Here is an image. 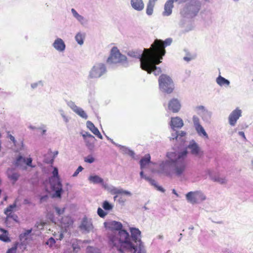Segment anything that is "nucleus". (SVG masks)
Masks as SVG:
<instances>
[{
    "instance_id": "nucleus-10",
    "label": "nucleus",
    "mask_w": 253,
    "mask_h": 253,
    "mask_svg": "<svg viewBox=\"0 0 253 253\" xmlns=\"http://www.w3.org/2000/svg\"><path fill=\"white\" fill-rule=\"evenodd\" d=\"M241 116V110L236 109L233 111L229 116V122L230 125L234 126L237 121Z\"/></svg>"
},
{
    "instance_id": "nucleus-43",
    "label": "nucleus",
    "mask_w": 253,
    "mask_h": 253,
    "mask_svg": "<svg viewBox=\"0 0 253 253\" xmlns=\"http://www.w3.org/2000/svg\"><path fill=\"white\" fill-rule=\"evenodd\" d=\"M83 136L85 138L86 136L87 137H88L89 138H94V136L93 135H92L91 134L87 133V132H86L85 134H84L83 135Z\"/></svg>"
},
{
    "instance_id": "nucleus-19",
    "label": "nucleus",
    "mask_w": 253,
    "mask_h": 253,
    "mask_svg": "<svg viewBox=\"0 0 253 253\" xmlns=\"http://www.w3.org/2000/svg\"><path fill=\"white\" fill-rule=\"evenodd\" d=\"M140 175L141 178H144L146 180L149 181L151 185H154L158 190L163 192L165 191V190L162 187L157 185L156 182L154 179L144 175L143 171L140 172Z\"/></svg>"
},
{
    "instance_id": "nucleus-36",
    "label": "nucleus",
    "mask_w": 253,
    "mask_h": 253,
    "mask_svg": "<svg viewBox=\"0 0 253 253\" xmlns=\"http://www.w3.org/2000/svg\"><path fill=\"white\" fill-rule=\"evenodd\" d=\"M55 244V241L52 237L50 238L46 242V244L48 245L50 247H52Z\"/></svg>"
},
{
    "instance_id": "nucleus-15",
    "label": "nucleus",
    "mask_w": 253,
    "mask_h": 253,
    "mask_svg": "<svg viewBox=\"0 0 253 253\" xmlns=\"http://www.w3.org/2000/svg\"><path fill=\"white\" fill-rule=\"evenodd\" d=\"M52 189L55 191V193L53 195V197H57L60 198L61 193L63 192L62 186L61 182L58 181L56 183L54 184L52 186Z\"/></svg>"
},
{
    "instance_id": "nucleus-18",
    "label": "nucleus",
    "mask_w": 253,
    "mask_h": 253,
    "mask_svg": "<svg viewBox=\"0 0 253 253\" xmlns=\"http://www.w3.org/2000/svg\"><path fill=\"white\" fill-rule=\"evenodd\" d=\"M188 148L191 150V153L196 156L201 157L202 155V152H201L200 148L195 143L190 144Z\"/></svg>"
},
{
    "instance_id": "nucleus-59",
    "label": "nucleus",
    "mask_w": 253,
    "mask_h": 253,
    "mask_svg": "<svg viewBox=\"0 0 253 253\" xmlns=\"http://www.w3.org/2000/svg\"><path fill=\"white\" fill-rule=\"evenodd\" d=\"M178 0H173V2H174V1H177Z\"/></svg>"
},
{
    "instance_id": "nucleus-57",
    "label": "nucleus",
    "mask_w": 253,
    "mask_h": 253,
    "mask_svg": "<svg viewBox=\"0 0 253 253\" xmlns=\"http://www.w3.org/2000/svg\"><path fill=\"white\" fill-rule=\"evenodd\" d=\"M57 154H58V152H57V151H56V152L55 153V155H57Z\"/></svg>"
},
{
    "instance_id": "nucleus-11",
    "label": "nucleus",
    "mask_w": 253,
    "mask_h": 253,
    "mask_svg": "<svg viewBox=\"0 0 253 253\" xmlns=\"http://www.w3.org/2000/svg\"><path fill=\"white\" fill-rule=\"evenodd\" d=\"M6 173L8 179L13 184H14L20 177L19 173L13 169H7Z\"/></svg>"
},
{
    "instance_id": "nucleus-2",
    "label": "nucleus",
    "mask_w": 253,
    "mask_h": 253,
    "mask_svg": "<svg viewBox=\"0 0 253 253\" xmlns=\"http://www.w3.org/2000/svg\"><path fill=\"white\" fill-rule=\"evenodd\" d=\"M122 228L123 225L120 222L113 221L109 223L107 234L109 248L115 253H136L129 233Z\"/></svg>"
},
{
    "instance_id": "nucleus-58",
    "label": "nucleus",
    "mask_w": 253,
    "mask_h": 253,
    "mask_svg": "<svg viewBox=\"0 0 253 253\" xmlns=\"http://www.w3.org/2000/svg\"><path fill=\"white\" fill-rule=\"evenodd\" d=\"M6 199H7V197H5L4 198V200H5V201H6Z\"/></svg>"
},
{
    "instance_id": "nucleus-55",
    "label": "nucleus",
    "mask_w": 253,
    "mask_h": 253,
    "mask_svg": "<svg viewBox=\"0 0 253 253\" xmlns=\"http://www.w3.org/2000/svg\"><path fill=\"white\" fill-rule=\"evenodd\" d=\"M185 8H186V9L187 10H189V9H190V8H189V6H187L186 7H185Z\"/></svg>"
},
{
    "instance_id": "nucleus-22",
    "label": "nucleus",
    "mask_w": 253,
    "mask_h": 253,
    "mask_svg": "<svg viewBox=\"0 0 253 253\" xmlns=\"http://www.w3.org/2000/svg\"><path fill=\"white\" fill-rule=\"evenodd\" d=\"M157 0H149L147 5L146 13L148 15H151L153 12V9Z\"/></svg>"
},
{
    "instance_id": "nucleus-33",
    "label": "nucleus",
    "mask_w": 253,
    "mask_h": 253,
    "mask_svg": "<svg viewBox=\"0 0 253 253\" xmlns=\"http://www.w3.org/2000/svg\"><path fill=\"white\" fill-rule=\"evenodd\" d=\"M102 207L104 210L108 211L112 210L113 208L112 206L106 201L103 202Z\"/></svg>"
},
{
    "instance_id": "nucleus-51",
    "label": "nucleus",
    "mask_w": 253,
    "mask_h": 253,
    "mask_svg": "<svg viewBox=\"0 0 253 253\" xmlns=\"http://www.w3.org/2000/svg\"><path fill=\"white\" fill-rule=\"evenodd\" d=\"M184 60L187 61H189L190 60V58L189 57H185L184 58Z\"/></svg>"
},
{
    "instance_id": "nucleus-46",
    "label": "nucleus",
    "mask_w": 253,
    "mask_h": 253,
    "mask_svg": "<svg viewBox=\"0 0 253 253\" xmlns=\"http://www.w3.org/2000/svg\"><path fill=\"white\" fill-rule=\"evenodd\" d=\"M196 109L197 110H204V107L203 106H199L196 107Z\"/></svg>"
},
{
    "instance_id": "nucleus-47",
    "label": "nucleus",
    "mask_w": 253,
    "mask_h": 253,
    "mask_svg": "<svg viewBox=\"0 0 253 253\" xmlns=\"http://www.w3.org/2000/svg\"><path fill=\"white\" fill-rule=\"evenodd\" d=\"M239 134L240 135L242 136V137H243L244 138H245V134H244V132H243V131H240L239 132Z\"/></svg>"
},
{
    "instance_id": "nucleus-60",
    "label": "nucleus",
    "mask_w": 253,
    "mask_h": 253,
    "mask_svg": "<svg viewBox=\"0 0 253 253\" xmlns=\"http://www.w3.org/2000/svg\"><path fill=\"white\" fill-rule=\"evenodd\" d=\"M173 193H174V194H176V193H175V190H173Z\"/></svg>"
},
{
    "instance_id": "nucleus-13",
    "label": "nucleus",
    "mask_w": 253,
    "mask_h": 253,
    "mask_svg": "<svg viewBox=\"0 0 253 253\" xmlns=\"http://www.w3.org/2000/svg\"><path fill=\"white\" fill-rule=\"evenodd\" d=\"M173 7V0H168L164 5V11L163 12L164 16H169L172 13Z\"/></svg>"
},
{
    "instance_id": "nucleus-4",
    "label": "nucleus",
    "mask_w": 253,
    "mask_h": 253,
    "mask_svg": "<svg viewBox=\"0 0 253 253\" xmlns=\"http://www.w3.org/2000/svg\"><path fill=\"white\" fill-rule=\"evenodd\" d=\"M187 154V151L186 150L181 152L178 154L177 158L174 162L173 171L177 176L181 175L186 169V164L184 159Z\"/></svg>"
},
{
    "instance_id": "nucleus-30",
    "label": "nucleus",
    "mask_w": 253,
    "mask_h": 253,
    "mask_svg": "<svg viewBox=\"0 0 253 253\" xmlns=\"http://www.w3.org/2000/svg\"><path fill=\"white\" fill-rule=\"evenodd\" d=\"M89 179L94 183H101L103 181V179L97 175L91 176Z\"/></svg>"
},
{
    "instance_id": "nucleus-23",
    "label": "nucleus",
    "mask_w": 253,
    "mask_h": 253,
    "mask_svg": "<svg viewBox=\"0 0 253 253\" xmlns=\"http://www.w3.org/2000/svg\"><path fill=\"white\" fill-rule=\"evenodd\" d=\"M73 111L81 117L85 119L87 118V115L82 108L75 106L74 108H73Z\"/></svg>"
},
{
    "instance_id": "nucleus-44",
    "label": "nucleus",
    "mask_w": 253,
    "mask_h": 253,
    "mask_svg": "<svg viewBox=\"0 0 253 253\" xmlns=\"http://www.w3.org/2000/svg\"><path fill=\"white\" fill-rule=\"evenodd\" d=\"M7 253H16V248H12L8 250Z\"/></svg>"
},
{
    "instance_id": "nucleus-9",
    "label": "nucleus",
    "mask_w": 253,
    "mask_h": 253,
    "mask_svg": "<svg viewBox=\"0 0 253 253\" xmlns=\"http://www.w3.org/2000/svg\"><path fill=\"white\" fill-rule=\"evenodd\" d=\"M129 231L131 233V237H130V241L132 240L135 243H137V242L140 243L141 242V239H140L141 232H140V231L138 228H133V227L130 228ZM130 242L131 243H132L131 241H130ZM132 244L134 246V248H135V250H136V248L135 246L133 244Z\"/></svg>"
},
{
    "instance_id": "nucleus-34",
    "label": "nucleus",
    "mask_w": 253,
    "mask_h": 253,
    "mask_svg": "<svg viewBox=\"0 0 253 253\" xmlns=\"http://www.w3.org/2000/svg\"><path fill=\"white\" fill-rule=\"evenodd\" d=\"M7 137L8 138H9L10 140L12 142L14 146L16 147L17 146L16 140L15 139L14 137L10 133V131H7Z\"/></svg>"
},
{
    "instance_id": "nucleus-37",
    "label": "nucleus",
    "mask_w": 253,
    "mask_h": 253,
    "mask_svg": "<svg viewBox=\"0 0 253 253\" xmlns=\"http://www.w3.org/2000/svg\"><path fill=\"white\" fill-rule=\"evenodd\" d=\"M97 213L98 215L101 217H104L106 214L107 213L105 212L101 208H99L97 210Z\"/></svg>"
},
{
    "instance_id": "nucleus-17",
    "label": "nucleus",
    "mask_w": 253,
    "mask_h": 253,
    "mask_svg": "<svg viewBox=\"0 0 253 253\" xmlns=\"http://www.w3.org/2000/svg\"><path fill=\"white\" fill-rule=\"evenodd\" d=\"M87 127L89 129V130L96 136H97L100 139H102V136L99 132V130L97 127L95 126L94 124L90 122L87 121Z\"/></svg>"
},
{
    "instance_id": "nucleus-8",
    "label": "nucleus",
    "mask_w": 253,
    "mask_h": 253,
    "mask_svg": "<svg viewBox=\"0 0 253 253\" xmlns=\"http://www.w3.org/2000/svg\"><path fill=\"white\" fill-rule=\"evenodd\" d=\"M168 109L173 113H177L181 108V104L176 98L170 99L168 104Z\"/></svg>"
},
{
    "instance_id": "nucleus-3",
    "label": "nucleus",
    "mask_w": 253,
    "mask_h": 253,
    "mask_svg": "<svg viewBox=\"0 0 253 253\" xmlns=\"http://www.w3.org/2000/svg\"><path fill=\"white\" fill-rule=\"evenodd\" d=\"M160 89L163 92L170 94L174 90L173 82L170 77L167 75H161L158 80Z\"/></svg>"
},
{
    "instance_id": "nucleus-14",
    "label": "nucleus",
    "mask_w": 253,
    "mask_h": 253,
    "mask_svg": "<svg viewBox=\"0 0 253 253\" xmlns=\"http://www.w3.org/2000/svg\"><path fill=\"white\" fill-rule=\"evenodd\" d=\"M170 125L172 129L174 128H181L183 126L182 120L178 117H172L170 123Z\"/></svg>"
},
{
    "instance_id": "nucleus-41",
    "label": "nucleus",
    "mask_w": 253,
    "mask_h": 253,
    "mask_svg": "<svg viewBox=\"0 0 253 253\" xmlns=\"http://www.w3.org/2000/svg\"><path fill=\"white\" fill-rule=\"evenodd\" d=\"M53 176L54 177H58V171L56 168H54L52 171Z\"/></svg>"
},
{
    "instance_id": "nucleus-50",
    "label": "nucleus",
    "mask_w": 253,
    "mask_h": 253,
    "mask_svg": "<svg viewBox=\"0 0 253 253\" xmlns=\"http://www.w3.org/2000/svg\"><path fill=\"white\" fill-rule=\"evenodd\" d=\"M24 204H29V202L28 201V200L27 199H25L24 201Z\"/></svg>"
},
{
    "instance_id": "nucleus-56",
    "label": "nucleus",
    "mask_w": 253,
    "mask_h": 253,
    "mask_svg": "<svg viewBox=\"0 0 253 253\" xmlns=\"http://www.w3.org/2000/svg\"><path fill=\"white\" fill-rule=\"evenodd\" d=\"M130 153H131V155H134V153L132 151H131Z\"/></svg>"
},
{
    "instance_id": "nucleus-49",
    "label": "nucleus",
    "mask_w": 253,
    "mask_h": 253,
    "mask_svg": "<svg viewBox=\"0 0 253 253\" xmlns=\"http://www.w3.org/2000/svg\"><path fill=\"white\" fill-rule=\"evenodd\" d=\"M185 134H186V133L184 131H181L180 134V135L181 136H184L185 135Z\"/></svg>"
},
{
    "instance_id": "nucleus-5",
    "label": "nucleus",
    "mask_w": 253,
    "mask_h": 253,
    "mask_svg": "<svg viewBox=\"0 0 253 253\" xmlns=\"http://www.w3.org/2000/svg\"><path fill=\"white\" fill-rule=\"evenodd\" d=\"M126 57L122 54L117 47L114 46L111 50L107 62L110 64L123 63L126 62Z\"/></svg>"
},
{
    "instance_id": "nucleus-27",
    "label": "nucleus",
    "mask_w": 253,
    "mask_h": 253,
    "mask_svg": "<svg viewBox=\"0 0 253 253\" xmlns=\"http://www.w3.org/2000/svg\"><path fill=\"white\" fill-rule=\"evenodd\" d=\"M217 83L220 86L224 85H229L230 82L228 80L225 79L224 78L219 76L216 78Z\"/></svg>"
},
{
    "instance_id": "nucleus-40",
    "label": "nucleus",
    "mask_w": 253,
    "mask_h": 253,
    "mask_svg": "<svg viewBox=\"0 0 253 253\" xmlns=\"http://www.w3.org/2000/svg\"><path fill=\"white\" fill-rule=\"evenodd\" d=\"M31 232H32V229L27 230L26 231H25V232L23 234H22L20 235L21 239L22 237H24L26 236L27 235H28Z\"/></svg>"
},
{
    "instance_id": "nucleus-24",
    "label": "nucleus",
    "mask_w": 253,
    "mask_h": 253,
    "mask_svg": "<svg viewBox=\"0 0 253 253\" xmlns=\"http://www.w3.org/2000/svg\"><path fill=\"white\" fill-rule=\"evenodd\" d=\"M0 231L3 232V234L0 235V240L5 242H10V239L8 236L7 231L1 228H0Z\"/></svg>"
},
{
    "instance_id": "nucleus-38",
    "label": "nucleus",
    "mask_w": 253,
    "mask_h": 253,
    "mask_svg": "<svg viewBox=\"0 0 253 253\" xmlns=\"http://www.w3.org/2000/svg\"><path fill=\"white\" fill-rule=\"evenodd\" d=\"M214 181L218 182L221 184H224L226 182V180L225 178L217 177L213 179Z\"/></svg>"
},
{
    "instance_id": "nucleus-48",
    "label": "nucleus",
    "mask_w": 253,
    "mask_h": 253,
    "mask_svg": "<svg viewBox=\"0 0 253 253\" xmlns=\"http://www.w3.org/2000/svg\"><path fill=\"white\" fill-rule=\"evenodd\" d=\"M21 145L20 146V147L18 149V150H22L23 149V141H21Z\"/></svg>"
},
{
    "instance_id": "nucleus-20",
    "label": "nucleus",
    "mask_w": 253,
    "mask_h": 253,
    "mask_svg": "<svg viewBox=\"0 0 253 253\" xmlns=\"http://www.w3.org/2000/svg\"><path fill=\"white\" fill-rule=\"evenodd\" d=\"M131 4L132 7L137 10H141L144 8V4L142 0H131Z\"/></svg>"
},
{
    "instance_id": "nucleus-35",
    "label": "nucleus",
    "mask_w": 253,
    "mask_h": 253,
    "mask_svg": "<svg viewBox=\"0 0 253 253\" xmlns=\"http://www.w3.org/2000/svg\"><path fill=\"white\" fill-rule=\"evenodd\" d=\"M84 161L86 163L91 164L94 162L95 159L92 156L89 155L84 158Z\"/></svg>"
},
{
    "instance_id": "nucleus-7",
    "label": "nucleus",
    "mask_w": 253,
    "mask_h": 253,
    "mask_svg": "<svg viewBox=\"0 0 253 253\" xmlns=\"http://www.w3.org/2000/svg\"><path fill=\"white\" fill-rule=\"evenodd\" d=\"M106 71L105 65L102 63H98L93 66L90 71L89 77L90 78H97L100 77Z\"/></svg>"
},
{
    "instance_id": "nucleus-61",
    "label": "nucleus",
    "mask_w": 253,
    "mask_h": 253,
    "mask_svg": "<svg viewBox=\"0 0 253 253\" xmlns=\"http://www.w3.org/2000/svg\"><path fill=\"white\" fill-rule=\"evenodd\" d=\"M35 87V85H34V86L32 85V87Z\"/></svg>"
},
{
    "instance_id": "nucleus-54",
    "label": "nucleus",
    "mask_w": 253,
    "mask_h": 253,
    "mask_svg": "<svg viewBox=\"0 0 253 253\" xmlns=\"http://www.w3.org/2000/svg\"><path fill=\"white\" fill-rule=\"evenodd\" d=\"M198 10H197L196 11V12L193 14V16L196 15L197 14V13H198Z\"/></svg>"
},
{
    "instance_id": "nucleus-52",
    "label": "nucleus",
    "mask_w": 253,
    "mask_h": 253,
    "mask_svg": "<svg viewBox=\"0 0 253 253\" xmlns=\"http://www.w3.org/2000/svg\"><path fill=\"white\" fill-rule=\"evenodd\" d=\"M63 238V235L62 233H61L60 235L59 240H61Z\"/></svg>"
},
{
    "instance_id": "nucleus-42",
    "label": "nucleus",
    "mask_w": 253,
    "mask_h": 253,
    "mask_svg": "<svg viewBox=\"0 0 253 253\" xmlns=\"http://www.w3.org/2000/svg\"><path fill=\"white\" fill-rule=\"evenodd\" d=\"M55 210H56V211L57 213L59 215L63 214L64 211V209H60L59 208H57V207L55 208Z\"/></svg>"
},
{
    "instance_id": "nucleus-53",
    "label": "nucleus",
    "mask_w": 253,
    "mask_h": 253,
    "mask_svg": "<svg viewBox=\"0 0 253 253\" xmlns=\"http://www.w3.org/2000/svg\"><path fill=\"white\" fill-rule=\"evenodd\" d=\"M137 253H145L143 251H141V250L138 251Z\"/></svg>"
},
{
    "instance_id": "nucleus-16",
    "label": "nucleus",
    "mask_w": 253,
    "mask_h": 253,
    "mask_svg": "<svg viewBox=\"0 0 253 253\" xmlns=\"http://www.w3.org/2000/svg\"><path fill=\"white\" fill-rule=\"evenodd\" d=\"M53 47L58 51H63L65 49V44L63 41L60 38H58L53 43Z\"/></svg>"
},
{
    "instance_id": "nucleus-62",
    "label": "nucleus",
    "mask_w": 253,
    "mask_h": 253,
    "mask_svg": "<svg viewBox=\"0 0 253 253\" xmlns=\"http://www.w3.org/2000/svg\"><path fill=\"white\" fill-rule=\"evenodd\" d=\"M35 87V85H34V86L32 85V87Z\"/></svg>"
},
{
    "instance_id": "nucleus-25",
    "label": "nucleus",
    "mask_w": 253,
    "mask_h": 253,
    "mask_svg": "<svg viewBox=\"0 0 253 253\" xmlns=\"http://www.w3.org/2000/svg\"><path fill=\"white\" fill-rule=\"evenodd\" d=\"M85 33L79 32L75 36V40L78 44L82 45L84 43V41L85 39Z\"/></svg>"
},
{
    "instance_id": "nucleus-6",
    "label": "nucleus",
    "mask_w": 253,
    "mask_h": 253,
    "mask_svg": "<svg viewBox=\"0 0 253 253\" xmlns=\"http://www.w3.org/2000/svg\"><path fill=\"white\" fill-rule=\"evenodd\" d=\"M187 200L192 204L206 199V196L201 191L189 192L186 195Z\"/></svg>"
},
{
    "instance_id": "nucleus-29",
    "label": "nucleus",
    "mask_w": 253,
    "mask_h": 253,
    "mask_svg": "<svg viewBox=\"0 0 253 253\" xmlns=\"http://www.w3.org/2000/svg\"><path fill=\"white\" fill-rule=\"evenodd\" d=\"M112 192L114 194H122L129 196L131 195L130 192L124 190L122 189L114 188L112 190Z\"/></svg>"
},
{
    "instance_id": "nucleus-45",
    "label": "nucleus",
    "mask_w": 253,
    "mask_h": 253,
    "mask_svg": "<svg viewBox=\"0 0 253 253\" xmlns=\"http://www.w3.org/2000/svg\"><path fill=\"white\" fill-rule=\"evenodd\" d=\"M48 198V196L47 195L41 197L40 199L41 203L42 202L44 201H46Z\"/></svg>"
},
{
    "instance_id": "nucleus-26",
    "label": "nucleus",
    "mask_w": 253,
    "mask_h": 253,
    "mask_svg": "<svg viewBox=\"0 0 253 253\" xmlns=\"http://www.w3.org/2000/svg\"><path fill=\"white\" fill-rule=\"evenodd\" d=\"M81 227L83 229L88 232L93 228L92 224L87 219H84L82 223Z\"/></svg>"
},
{
    "instance_id": "nucleus-21",
    "label": "nucleus",
    "mask_w": 253,
    "mask_h": 253,
    "mask_svg": "<svg viewBox=\"0 0 253 253\" xmlns=\"http://www.w3.org/2000/svg\"><path fill=\"white\" fill-rule=\"evenodd\" d=\"M151 156L148 154L145 155L140 161L141 169H143L145 167L150 163Z\"/></svg>"
},
{
    "instance_id": "nucleus-1",
    "label": "nucleus",
    "mask_w": 253,
    "mask_h": 253,
    "mask_svg": "<svg viewBox=\"0 0 253 253\" xmlns=\"http://www.w3.org/2000/svg\"><path fill=\"white\" fill-rule=\"evenodd\" d=\"M171 42L170 38L165 41L156 39L150 48H145L140 58L141 69L149 74L153 72L155 76L159 75L162 72L161 69L156 65L161 63V60L166 54L165 48Z\"/></svg>"
},
{
    "instance_id": "nucleus-28",
    "label": "nucleus",
    "mask_w": 253,
    "mask_h": 253,
    "mask_svg": "<svg viewBox=\"0 0 253 253\" xmlns=\"http://www.w3.org/2000/svg\"><path fill=\"white\" fill-rule=\"evenodd\" d=\"M196 129L197 132L199 134H202L204 136H206L207 138L208 137V134L206 132L205 129L203 127V126L199 124H197L196 125Z\"/></svg>"
},
{
    "instance_id": "nucleus-12",
    "label": "nucleus",
    "mask_w": 253,
    "mask_h": 253,
    "mask_svg": "<svg viewBox=\"0 0 253 253\" xmlns=\"http://www.w3.org/2000/svg\"><path fill=\"white\" fill-rule=\"evenodd\" d=\"M32 162V158H29L26 160V159L22 156H19L15 162V165L17 167H19L22 166L24 164L26 163L27 166L32 167L31 165Z\"/></svg>"
},
{
    "instance_id": "nucleus-39",
    "label": "nucleus",
    "mask_w": 253,
    "mask_h": 253,
    "mask_svg": "<svg viewBox=\"0 0 253 253\" xmlns=\"http://www.w3.org/2000/svg\"><path fill=\"white\" fill-rule=\"evenodd\" d=\"M83 169V168L82 166H79L78 169H76L75 172L73 173V176L75 177L78 175L79 173L82 171Z\"/></svg>"
},
{
    "instance_id": "nucleus-32",
    "label": "nucleus",
    "mask_w": 253,
    "mask_h": 253,
    "mask_svg": "<svg viewBox=\"0 0 253 253\" xmlns=\"http://www.w3.org/2000/svg\"><path fill=\"white\" fill-rule=\"evenodd\" d=\"M71 11L74 15V16L79 21H82L84 20V17L79 14L78 12L75 10V9L72 8L71 9Z\"/></svg>"
},
{
    "instance_id": "nucleus-63",
    "label": "nucleus",
    "mask_w": 253,
    "mask_h": 253,
    "mask_svg": "<svg viewBox=\"0 0 253 253\" xmlns=\"http://www.w3.org/2000/svg\"><path fill=\"white\" fill-rule=\"evenodd\" d=\"M117 197V196H115L114 198L115 199Z\"/></svg>"
},
{
    "instance_id": "nucleus-31",
    "label": "nucleus",
    "mask_w": 253,
    "mask_h": 253,
    "mask_svg": "<svg viewBox=\"0 0 253 253\" xmlns=\"http://www.w3.org/2000/svg\"><path fill=\"white\" fill-rule=\"evenodd\" d=\"M16 206V204H13V205H9L8 207L6 208V209L4 210V213L7 216H9L11 211H12L13 208H15Z\"/></svg>"
}]
</instances>
